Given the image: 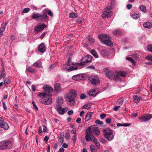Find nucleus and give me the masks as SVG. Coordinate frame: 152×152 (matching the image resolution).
I'll return each instance as SVG.
<instances>
[{"mask_svg": "<svg viewBox=\"0 0 152 152\" xmlns=\"http://www.w3.org/2000/svg\"><path fill=\"white\" fill-rule=\"evenodd\" d=\"M77 95L76 91L73 89L71 90L69 92L65 97L66 101L69 105H75V99Z\"/></svg>", "mask_w": 152, "mask_h": 152, "instance_id": "f257e3e1", "label": "nucleus"}, {"mask_svg": "<svg viewBox=\"0 0 152 152\" xmlns=\"http://www.w3.org/2000/svg\"><path fill=\"white\" fill-rule=\"evenodd\" d=\"M31 18L37 21L45 22L48 19L47 15L38 13H33Z\"/></svg>", "mask_w": 152, "mask_h": 152, "instance_id": "f03ea898", "label": "nucleus"}, {"mask_svg": "<svg viewBox=\"0 0 152 152\" xmlns=\"http://www.w3.org/2000/svg\"><path fill=\"white\" fill-rule=\"evenodd\" d=\"M12 147V143L10 140H4L0 142V150L10 149Z\"/></svg>", "mask_w": 152, "mask_h": 152, "instance_id": "7ed1b4c3", "label": "nucleus"}, {"mask_svg": "<svg viewBox=\"0 0 152 152\" xmlns=\"http://www.w3.org/2000/svg\"><path fill=\"white\" fill-rule=\"evenodd\" d=\"M85 138L86 141H91L95 144L98 142L97 140L95 139L94 136L92 134V132L90 131V129L86 130Z\"/></svg>", "mask_w": 152, "mask_h": 152, "instance_id": "20e7f679", "label": "nucleus"}, {"mask_svg": "<svg viewBox=\"0 0 152 152\" xmlns=\"http://www.w3.org/2000/svg\"><path fill=\"white\" fill-rule=\"evenodd\" d=\"M105 75L106 76L111 80H120L121 78L118 77L116 73L115 74L113 71L109 70H107L106 71Z\"/></svg>", "mask_w": 152, "mask_h": 152, "instance_id": "39448f33", "label": "nucleus"}, {"mask_svg": "<svg viewBox=\"0 0 152 152\" xmlns=\"http://www.w3.org/2000/svg\"><path fill=\"white\" fill-rule=\"evenodd\" d=\"M105 137L109 141H111L114 138V135L112 131L109 129H106L104 131Z\"/></svg>", "mask_w": 152, "mask_h": 152, "instance_id": "423d86ee", "label": "nucleus"}, {"mask_svg": "<svg viewBox=\"0 0 152 152\" xmlns=\"http://www.w3.org/2000/svg\"><path fill=\"white\" fill-rule=\"evenodd\" d=\"M89 80L91 83L94 85H98L100 83L99 77L97 75H92L89 78Z\"/></svg>", "mask_w": 152, "mask_h": 152, "instance_id": "0eeeda50", "label": "nucleus"}, {"mask_svg": "<svg viewBox=\"0 0 152 152\" xmlns=\"http://www.w3.org/2000/svg\"><path fill=\"white\" fill-rule=\"evenodd\" d=\"M56 106V110L60 115L64 114L65 112L66 111L68 110V108L67 107L62 108L61 104H58Z\"/></svg>", "mask_w": 152, "mask_h": 152, "instance_id": "6e6552de", "label": "nucleus"}, {"mask_svg": "<svg viewBox=\"0 0 152 152\" xmlns=\"http://www.w3.org/2000/svg\"><path fill=\"white\" fill-rule=\"evenodd\" d=\"M46 26L43 23L41 25H37L34 28V31L36 34L41 31L44 28L46 27Z\"/></svg>", "mask_w": 152, "mask_h": 152, "instance_id": "1a4fd4ad", "label": "nucleus"}, {"mask_svg": "<svg viewBox=\"0 0 152 152\" xmlns=\"http://www.w3.org/2000/svg\"><path fill=\"white\" fill-rule=\"evenodd\" d=\"M113 14L112 11L109 10H105L102 14V17L103 18H108L110 17Z\"/></svg>", "mask_w": 152, "mask_h": 152, "instance_id": "9d476101", "label": "nucleus"}, {"mask_svg": "<svg viewBox=\"0 0 152 152\" xmlns=\"http://www.w3.org/2000/svg\"><path fill=\"white\" fill-rule=\"evenodd\" d=\"M38 50L41 53H44L46 50V46L44 43H41L39 46L38 48Z\"/></svg>", "mask_w": 152, "mask_h": 152, "instance_id": "9b49d317", "label": "nucleus"}, {"mask_svg": "<svg viewBox=\"0 0 152 152\" xmlns=\"http://www.w3.org/2000/svg\"><path fill=\"white\" fill-rule=\"evenodd\" d=\"M152 117V115L151 114L147 115L145 116H142L141 117H139L140 119H142L141 122H146L150 120Z\"/></svg>", "mask_w": 152, "mask_h": 152, "instance_id": "f8f14e48", "label": "nucleus"}, {"mask_svg": "<svg viewBox=\"0 0 152 152\" xmlns=\"http://www.w3.org/2000/svg\"><path fill=\"white\" fill-rule=\"evenodd\" d=\"M98 37L103 43L105 42L106 40L110 38L109 36L105 34H99L98 35Z\"/></svg>", "mask_w": 152, "mask_h": 152, "instance_id": "ddd939ff", "label": "nucleus"}, {"mask_svg": "<svg viewBox=\"0 0 152 152\" xmlns=\"http://www.w3.org/2000/svg\"><path fill=\"white\" fill-rule=\"evenodd\" d=\"M48 98L47 97L44 99L41 102L44 104L46 105H49L51 104L52 101V99L51 98V96H48Z\"/></svg>", "mask_w": 152, "mask_h": 152, "instance_id": "4468645a", "label": "nucleus"}, {"mask_svg": "<svg viewBox=\"0 0 152 152\" xmlns=\"http://www.w3.org/2000/svg\"><path fill=\"white\" fill-rule=\"evenodd\" d=\"M92 56L91 55L85 56L82 59V61L84 63L91 62Z\"/></svg>", "mask_w": 152, "mask_h": 152, "instance_id": "2eb2a0df", "label": "nucleus"}, {"mask_svg": "<svg viewBox=\"0 0 152 152\" xmlns=\"http://www.w3.org/2000/svg\"><path fill=\"white\" fill-rule=\"evenodd\" d=\"M38 96L42 98H47V96H51L52 95L50 94H47L46 92L45 93H39L38 94Z\"/></svg>", "mask_w": 152, "mask_h": 152, "instance_id": "dca6fc26", "label": "nucleus"}, {"mask_svg": "<svg viewBox=\"0 0 152 152\" xmlns=\"http://www.w3.org/2000/svg\"><path fill=\"white\" fill-rule=\"evenodd\" d=\"M90 130V131L92 133H95L97 136L99 135L100 134V131L96 127H93L91 130L89 128L88 130Z\"/></svg>", "mask_w": 152, "mask_h": 152, "instance_id": "f3484780", "label": "nucleus"}, {"mask_svg": "<svg viewBox=\"0 0 152 152\" xmlns=\"http://www.w3.org/2000/svg\"><path fill=\"white\" fill-rule=\"evenodd\" d=\"M55 90L56 92H60L62 90L61 85L59 83H57L54 85Z\"/></svg>", "mask_w": 152, "mask_h": 152, "instance_id": "a211bd4d", "label": "nucleus"}, {"mask_svg": "<svg viewBox=\"0 0 152 152\" xmlns=\"http://www.w3.org/2000/svg\"><path fill=\"white\" fill-rule=\"evenodd\" d=\"M43 89L48 92H52L53 91V88L52 87L48 85H45L43 87Z\"/></svg>", "mask_w": 152, "mask_h": 152, "instance_id": "6ab92c4d", "label": "nucleus"}, {"mask_svg": "<svg viewBox=\"0 0 152 152\" xmlns=\"http://www.w3.org/2000/svg\"><path fill=\"white\" fill-rule=\"evenodd\" d=\"M84 77V76L82 75L78 74L73 76L72 78L75 80H80Z\"/></svg>", "mask_w": 152, "mask_h": 152, "instance_id": "aec40b11", "label": "nucleus"}, {"mask_svg": "<svg viewBox=\"0 0 152 152\" xmlns=\"http://www.w3.org/2000/svg\"><path fill=\"white\" fill-rule=\"evenodd\" d=\"M100 53L101 55L103 57H107L109 55L108 53L104 50H101Z\"/></svg>", "mask_w": 152, "mask_h": 152, "instance_id": "412c9836", "label": "nucleus"}, {"mask_svg": "<svg viewBox=\"0 0 152 152\" xmlns=\"http://www.w3.org/2000/svg\"><path fill=\"white\" fill-rule=\"evenodd\" d=\"M92 113L91 112H88L86 114L85 117V121H88L91 118L92 115Z\"/></svg>", "mask_w": 152, "mask_h": 152, "instance_id": "4be33fe9", "label": "nucleus"}, {"mask_svg": "<svg viewBox=\"0 0 152 152\" xmlns=\"http://www.w3.org/2000/svg\"><path fill=\"white\" fill-rule=\"evenodd\" d=\"M33 66H35L36 67H39L42 68V63L39 60H38L33 64Z\"/></svg>", "mask_w": 152, "mask_h": 152, "instance_id": "5701e85b", "label": "nucleus"}, {"mask_svg": "<svg viewBox=\"0 0 152 152\" xmlns=\"http://www.w3.org/2000/svg\"><path fill=\"white\" fill-rule=\"evenodd\" d=\"M0 126L1 128L4 129L5 130H7L9 128L8 124L6 122L4 121L0 125Z\"/></svg>", "mask_w": 152, "mask_h": 152, "instance_id": "b1692460", "label": "nucleus"}, {"mask_svg": "<svg viewBox=\"0 0 152 152\" xmlns=\"http://www.w3.org/2000/svg\"><path fill=\"white\" fill-rule=\"evenodd\" d=\"M116 75H117L118 77L121 76L124 77L126 76V73L125 72L120 71L116 73Z\"/></svg>", "mask_w": 152, "mask_h": 152, "instance_id": "393cba45", "label": "nucleus"}, {"mask_svg": "<svg viewBox=\"0 0 152 152\" xmlns=\"http://www.w3.org/2000/svg\"><path fill=\"white\" fill-rule=\"evenodd\" d=\"M103 43L110 46H112L113 45L112 42L111 40L110 37L108 39L106 40L105 42H104Z\"/></svg>", "mask_w": 152, "mask_h": 152, "instance_id": "a878e982", "label": "nucleus"}, {"mask_svg": "<svg viewBox=\"0 0 152 152\" xmlns=\"http://www.w3.org/2000/svg\"><path fill=\"white\" fill-rule=\"evenodd\" d=\"M143 26L144 28H151L152 25L149 22H146L143 24Z\"/></svg>", "mask_w": 152, "mask_h": 152, "instance_id": "bb28decb", "label": "nucleus"}, {"mask_svg": "<svg viewBox=\"0 0 152 152\" xmlns=\"http://www.w3.org/2000/svg\"><path fill=\"white\" fill-rule=\"evenodd\" d=\"M134 101L136 104L138 103L140 101V98L136 95H134L133 96Z\"/></svg>", "mask_w": 152, "mask_h": 152, "instance_id": "cd10ccee", "label": "nucleus"}, {"mask_svg": "<svg viewBox=\"0 0 152 152\" xmlns=\"http://www.w3.org/2000/svg\"><path fill=\"white\" fill-rule=\"evenodd\" d=\"M88 94L90 96H95L96 95L97 93L95 90H91L89 92Z\"/></svg>", "mask_w": 152, "mask_h": 152, "instance_id": "c85d7f7f", "label": "nucleus"}, {"mask_svg": "<svg viewBox=\"0 0 152 152\" xmlns=\"http://www.w3.org/2000/svg\"><path fill=\"white\" fill-rule=\"evenodd\" d=\"M117 126L118 127H120V126H129L130 125V124L126 123V124H120V123H117Z\"/></svg>", "mask_w": 152, "mask_h": 152, "instance_id": "c756f323", "label": "nucleus"}, {"mask_svg": "<svg viewBox=\"0 0 152 152\" xmlns=\"http://www.w3.org/2000/svg\"><path fill=\"white\" fill-rule=\"evenodd\" d=\"M77 16V14L75 12H72L69 14V17L72 18H75Z\"/></svg>", "mask_w": 152, "mask_h": 152, "instance_id": "7c9ffc66", "label": "nucleus"}, {"mask_svg": "<svg viewBox=\"0 0 152 152\" xmlns=\"http://www.w3.org/2000/svg\"><path fill=\"white\" fill-rule=\"evenodd\" d=\"M78 69V67L77 66H71L66 70L68 72H70L73 70H76Z\"/></svg>", "mask_w": 152, "mask_h": 152, "instance_id": "2f4dec72", "label": "nucleus"}, {"mask_svg": "<svg viewBox=\"0 0 152 152\" xmlns=\"http://www.w3.org/2000/svg\"><path fill=\"white\" fill-rule=\"evenodd\" d=\"M91 52L92 55L95 58H97L98 57V54L95 50H91Z\"/></svg>", "mask_w": 152, "mask_h": 152, "instance_id": "473e14b6", "label": "nucleus"}, {"mask_svg": "<svg viewBox=\"0 0 152 152\" xmlns=\"http://www.w3.org/2000/svg\"><path fill=\"white\" fill-rule=\"evenodd\" d=\"M90 149L91 152H96V147L94 145H91L90 146Z\"/></svg>", "mask_w": 152, "mask_h": 152, "instance_id": "72a5a7b5", "label": "nucleus"}, {"mask_svg": "<svg viewBox=\"0 0 152 152\" xmlns=\"http://www.w3.org/2000/svg\"><path fill=\"white\" fill-rule=\"evenodd\" d=\"M126 59L127 60H128L129 61H130L131 63H132L133 64H135V61L134 60L132 59L131 58L127 57L126 58Z\"/></svg>", "mask_w": 152, "mask_h": 152, "instance_id": "f704fd0d", "label": "nucleus"}, {"mask_svg": "<svg viewBox=\"0 0 152 152\" xmlns=\"http://www.w3.org/2000/svg\"><path fill=\"white\" fill-rule=\"evenodd\" d=\"M139 8L141 10L144 12H146V8L144 5H142L140 6Z\"/></svg>", "mask_w": 152, "mask_h": 152, "instance_id": "c9c22d12", "label": "nucleus"}, {"mask_svg": "<svg viewBox=\"0 0 152 152\" xmlns=\"http://www.w3.org/2000/svg\"><path fill=\"white\" fill-rule=\"evenodd\" d=\"M11 82V81L10 80V79L6 78L4 80V83L5 85H6L7 84H9Z\"/></svg>", "mask_w": 152, "mask_h": 152, "instance_id": "e433bc0d", "label": "nucleus"}, {"mask_svg": "<svg viewBox=\"0 0 152 152\" xmlns=\"http://www.w3.org/2000/svg\"><path fill=\"white\" fill-rule=\"evenodd\" d=\"M91 107V105L90 104H86L84 105L82 109H89Z\"/></svg>", "mask_w": 152, "mask_h": 152, "instance_id": "4c0bfd02", "label": "nucleus"}, {"mask_svg": "<svg viewBox=\"0 0 152 152\" xmlns=\"http://www.w3.org/2000/svg\"><path fill=\"white\" fill-rule=\"evenodd\" d=\"M140 17L139 15L138 14H134L132 15V18L135 19H137L139 18Z\"/></svg>", "mask_w": 152, "mask_h": 152, "instance_id": "58836bf2", "label": "nucleus"}, {"mask_svg": "<svg viewBox=\"0 0 152 152\" xmlns=\"http://www.w3.org/2000/svg\"><path fill=\"white\" fill-rule=\"evenodd\" d=\"M113 33L116 35H119L121 33V31L118 30H116L113 32Z\"/></svg>", "mask_w": 152, "mask_h": 152, "instance_id": "ea45409f", "label": "nucleus"}, {"mask_svg": "<svg viewBox=\"0 0 152 152\" xmlns=\"http://www.w3.org/2000/svg\"><path fill=\"white\" fill-rule=\"evenodd\" d=\"M27 69L28 71L32 73H33L35 71V69L31 68L30 67H28Z\"/></svg>", "mask_w": 152, "mask_h": 152, "instance_id": "a19ab883", "label": "nucleus"}, {"mask_svg": "<svg viewBox=\"0 0 152 152\" xmlns=\"http://www.w3.org/2000/svg\"><path fill=\"white\" fill-rule=\"evenodd\" d=\"M72 140L74 143H75L76 140L77 139V134H74L72 137Z\"/></svg>", "mask_w": 152, "mask_h": 152, "instance_id": "79ce46f5", "label": "nucleus"}, {"mask_svg": "<svg viewBox=\"0 0 152 152\" xmlns=\"http://www.w3.org/2000/svg\"><path fill=\"white\" fill-rule=\"evenodd\" d=\"M5 28V26H4V24H2L1 26L0 31L3 32L4 31Z\"/></svg>", "mask_w": 152, "mask_h": 152, "instance_id": "37998d69", "label": "nucleus"}, {"mask_svg": "<svg viewBox=\"0 0 152 152\" xmlns=\"http://www.w3.org/2000/svg\"><path fill=\"white\" fill-rule=\"evenodd\" d=\"M63 99L61 98H58L57 101L58 104H60L62 103L63 102Z\"/></svg>", "mask_w": 152, "mask_h": 152, "instance_id": "c03bdc74", "label": "nucleus"}, {"mask_svg": "<svg viewBox=\"0 0 152 152\" xmlns=\"http://www.w3.org/2000/svg\"><path fill=\"white\" fill-rule=\"evenodd\" d=\"M145 58L148 61H152V56L148 55L146 56Z\"/></svg>", "mask_w": 152, "mask_h": 152, "instance_id": "a18cd8bd", "label": "nucleus"}, {"mask_svg": "<svg viewBox=\"0 0 152 152\" xmlns=\"http://www.w3.org/2000/svg\"><path fill=\"white\" fill-rule=\"evenodd\" d=\"M32 103L33 105V108L35 110H38V108L36 105V104H35L34 101H33L32 102Z\"/></svg>", "mask_w": 152, "mask_h": 152, "instance_id": "49530a36", "label": "nucleus"}, {"mask_svg": "<svg viewBox=\"0 0 152 152\" xmlns=\"http://www.w3.org/2000/svg\"><path fill=\"white\" fill-rule=\"evenodd\" d=\"M65 138L66 140H68L70 138V134L69 133H67L65 134Z\"/></svg>", "mask_w": 152, "mask_h": 152, "instance_id": "de8ad7c7", "label": "nucleus"}, {"mask_svg": "<svg viewBox=\"0 0 152 152\" xmlns=\"http://www.w3.org/2000/svg\"><path fill=\"white\" fill-rule=\"evenodd\" d=\"M95 123L100 125H102L103 124L102 121H100L98 119L96 120Z\"/></svg>", "mask_w": 152, "mask_h": 152, "instance_id": "09e8293b", "label": "nucleus"}, {"mask_svg": "<svg viewBox=\"0 0 152 152\" xmlns=\"http://www.w3.org/2000/svg\"><path fill=\"white\" fill-rule=\"evenodd\" d=\"M30 10L28 8H25L23 11V13H26L29 11Z\"/></svg>", "mask_w": 152, "mask_h": 152, "instance_id": "8fccbe9b", "label": "nucleus"}, {"mask_svg": "<svg viewBox=\"0 0 152 152\" xmlns=\"http://www.w3.org/2000/svg\"><path fill=\"white\" fill-rule=\"evenodd\" d=\"M42 127L41 126H40L38 129V133L39 134L41 135L42 133Z\"/></svg>", "mask_w": 152, "mask_h": 152, "instance_id": "3c124183", "label": "nucleus"}, {"mask_svg": "<svg viewBox=\"0 0 152 152\" xmlns=\"http://www.w3.org/2000/svg\"><path fill=\"white\" fill-rule=\"evenodd\" d=\"M148 50L150 52H152V45H150L148 46Z\"/></svg>", "mask_w": 152, "mask_h": 152, "instance_id": "603ef678", "label": "nucleus"}, {"mask_svg": "<svg viewBox=\"0 0 152 152\" xmlns=\"http://www.w3.org/2000/svg\"><path fill=\"white\" fill-rule=\"evenodd\" d=\"M111 121V119L109 118H106L105 119V121L107 124H110Z\"/></svg>", "mask_w": 152, "mask_h": 152, "instance_id": "864d4df0", "label": "nucleus"}, {"mask_svg": "<svg viewBox=\"0 0 152 152\" xmlns=\"http://www.w3.org/2000/svg\"><path fill=\"white\" fill-rule=\"evenodd\" d=\"M49 10H48L46 9H45L43 10L42 12V14H45V15H47V13H48V11Z\"/></svg>", "mask_w": 152, "mask_h": 152, "instance_id": "5fc2aeb1", "label": "nucleus"}, {"mask_svg": "<svg viewBox=\"0 0 152 152\" xmlns=\"http://www.w3.org/2000/svg\"><path fill=\"white\" fill-rule=\"evenodd\" d=\"M76 22L78 23H81L82 22V20L81 18H78L76 20Z\"/></svg>", "mask_w": 152, "mask_h": 152, "instance_id": "6e6d98bb", "label": "nucleus"}, {"mask_svg": "<svg viewBox=\"0 0 152 152\" xmlns=\"http://www.w3.org/2000/svg\"><path fill=\"white\" fill-rule=\"evenodd\" d=\"M86 97V95L84 94H82L81 95L80 98L81 99H84Z\"/></svg>", "mask_w": 152, "mask_h": 152, "instance_id": "4d7b16f0", "label": "nucleus"}, {"mask_svg": "<svg viewBox=\"0 0 152 152\" xmlns=\"http://www.w3.org/2000/svg\"><path fill=\"white\" fill-rule=\"evenodd\" d=\"M132 7V5L131 4H129L126 5V7L128 10H130Z\"/></svg>", "mask_w": 152, "mask_h": 152, "instance_id": "13d9d810", "label": "nucleus"}, {"mask_svg": "<svg viewBox=\"0 0 152 152\" xmlns=\"http://www.w3.org/2000/svg\"><path fill=\"white\" fill-rule=\"evenodd\" d=\"M106 116V114L104 113H103L100 115V117L102 119L104 118Z\"/></svg>", "mask_w": 152, "mask_h": 152, "instance_id": "bf43d9fd", "label": "nucleus"}, {"mask_svg": "<svg viewBox=\"0 0 152 152\" xmlns=\"http://www.w3.org/2000/svg\"><path fill=\"white\" fill-rule=\"evenodd\" d=\"M6 76V75L5 74L1 73L0 75V80H1L2 78H4Z\"/></svg>", "mask_w": 152, "mask_h": 152, "instance_id": "052dcab7", "label": "nucleus"}, {"mask_svg": "<svg viewBox=\"0 0 152 152\" xmlns=\"http://www.w3.org/2000/svg\"><path fill=\"white\" fill-rule=\"evenodd\" d=\"M43 131L44 132H47V128L45 125H43Z\"/></svg>", "mask_w": 152, "mask_h": 152, "instance_id": "680f3d73", "label": "nucleus"}, {"mask_svg": "<svg viewBox=\"0 0 152 152\" xmlns=\"http://www.w3.org/2000/svg\"><path fill=\"white\" fill-rule=\"evenodd\" d=\"M88 40L91 42H95L94 39L92 37L89 38Z\"/></svg>", "mask_w": 152, "mask_h": 152, "instance_id": "e2e57ef3", "label": "nucleus"}, {"mask_svg": "<svg viewBox=\"0 0 152 152\" xmlns=\"http://www.w3.org/2000/svg\"><path fill=\"white\" fill-rule=\"evenodd\" d=\"M31 89L34 92L36 91V86L34 85L31 86Z\"/></svg>", "mask_w": 152, "mask_h": 152, "instance_id": "0e129e2a", "label": "nucleus"}, {"mask_svg": "<svg viewBox=\"0 0 152 152\" xmlns=\"http://www.w3.org/2000/svg\"><path fill=\"white\" fill-rule=\"evenodd\" d=\"M68 66L66 64H65L63 65L62 66V68L64 69H68Z\"/></svg>", "mask_w": 152, "mask_h": 152, "instance_id": "69168bd1", "label": "nucleus"}, {"mask_svg": "<svg viewBox=\"0 0 152 152\" xmlns=\"http://www.w3.org/2000/svg\"><path fill=\"white\" fill-rule=\"evenodd\" d=\"M73 113V112L72 110H69L68 112V114L70 115H72Z\"/></svg>", "mask_w": 152, "mask_h": 152, "instance_id": "338daca9", "label": "nucleus"}, {"mask_svg": "<svg viewBox=\"0 0 152 152\" xmlns=\"http://www.w3.org/2000/svg\"><path fill=\"white\" fill-rule=\"evenodd\" d=\"M48 12V14L49 15H50V16H51V17H52L53 16V12H51L50 10H49Z\"/></svg>", "mask_w": 152, "mask_h": 152, "instance_id": "774afa93", "label": "nucleus"}]
</instances>
